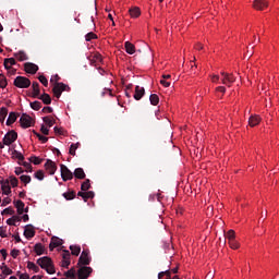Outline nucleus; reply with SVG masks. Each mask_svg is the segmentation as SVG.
Here are the masks:
<instances>
[{
  "instance_id": "2f4dec72",
  "label": "nucleus",
  "mask_w": 279,
  "mask_h": 279,
  "mask_svg": "<svg viewBox=\"0 0 279 279\" xmlns=\"http://www.w3.org/2000/svg\"><path fill=\"white\" fill-rule=\"evenodd\" d=\"M158 278L159 279H175V277L171 278V271H169V270L159 272Z\"/></svg>"
},
{
  "instance_id": "680f3d73",
  "label": "nucleus",
  "mask_w": 279,
  "mask_h": 279,
  "mask_svg": "<svg viewBox=\"0 0 279 279\" xmlns=\"http://www.w3.org/2000/svg\"><path fill=\"white\" fill-rule=\"evenodd\" d=\"M20 254H21V251L16 250V248H13L11 251L12 258H17Z\"/></svg>"
},
{
  "instance_id": "cd10ccee",
  "label": "nucleus",
  "mask_w": 279,
  "mask_h": 279,
  "mask_svg": "<svg viewBox=\"0 0 279 279\" xmlns=\"http://www.w3.org/2000/svg\"><path fill=\"white\" fill-rule=\"evenodd\" d=\"M129 12L132 19H138L141 16V9L137 7L132 8Z\"/></svg>"
},
{
  "instance_id": "bf43d9fd",
  "label": "nucleus",
  "mask_w": 279,
  "mask_h": 279,
  "mask_svg": "<svg viewBox=\"0 0 279 279\" xmlns=\"http://www.w3.org/2000/svg\"><path fill=\"white\" fill-rule=\"evenodd\" d=\"M40 132H41V134H44L45 136H49V129H47V128L45 126V124H41Z\"/></svg>"
},
{
  "instance_id": "72a5a7b5",
  "label": "nucleus",
  "mask_w": 279,
  "mask_h": 279,
  "mask_svg": "<svg viewBox=\"0 0 279 279\" xmlns=\"http://www.w3.org/2000/svg\"><path fill=\"white\" fill-rule=\"evenodd\" d=\"M5 117H8V108L1 107L0 108V123H3V121H5Z\"/></svg>"
},
{
  "instance_id": "774afa93",
  "label": "nucleus",
  "mask_w": 279,
  "mask_h": 279,
  "mask_svg": "<svg viewBox=\"0 0 279 279\" xmlns=\"http://www.w3.org/2000/svg\"><path fill=\"white\" fill-rule=\"evenodd\" d=\"M20 279H29V275L27 274H21Z\"/></svg>"
},
{
  "instance_id": "b1692460",
  "label": "nucleus",
  "mask_w": 279,
  "mask_h": 279,
  "mask_svg": "<svg viewBox=\"0 0 279 279\" xmlns=\"http://www.w3.org/2000/svg\"><path fill=\"white\" fill-rule=\"evenodd\" d=\"M14 64H16V59L14 58L4 59V69H7V71H10V69H12Z\"/></svg>"
},
{
  "instance_id": "4d7b16f0",
  "label": "nucleus",
  "mask_w": 279,
  "mask_h": 279,
  "mask_svg": "<svg viewBox=\"0 0 279 279\" xmlns=\"http://www.w3.org/2000/svg\"><path fill=\"white\" fill-rule=\"evenodd\" d=\"M1 215H14V209H12L11 207L5 208L2 210Z\"/></svg>"
},
{
  "instance_id": "1a4fd4ad",
  "label": "nucleus",
  "mask_w": 279,
  "mask_h": 279,
  "mask_svg": "<svg viewBox=\"0 0 279 279\" xmlns=\"http://www.w3.org/2000/svg\"><path fill=\"white\" fill-rule=\"evenodd\" d=\"M60 169L63 182H68V180H73V173L69 170V167L61 165Z\"/></svg>"
},
{
  "instance_id": "5fc2aeb1",
  "label": "nucleus",
  "mask_w": 279,
  "mask_h": 279,
  "mask_svg": "<svg viewBox=\"0 0 279 279\" xmlns=\"http://www.w3.org/2000/svg\"><path fill=\"white\" fill-rule=\"evenodd\" d=\"M62 258H63V260H71V252H69L66 250L63 251Z\"/></svg>"
},
{
  "instance_id": "c85d7f7f",
  "label": "nucleus",
  "mask_w": 279,
  "mask_h": 279,
  "mask_svg": "<svg viewBox=\"0 0 279 279\" xmlns=\"http://www.w3.org/2000/svg\"><path fill=\"white\" fill-rule=\"evenodd\" d=\"M44 123H46V125H48V128H53V124L56 123V120H53V117H44L43 118Z\"/></svg>"
},
{
  "instance_id": "5701e85b",
  "label": "nucleus",
  "mask_w": 279,
  "mask_h": 279,
  "mask_svg": "<svg viewBox=\"0 0 279 279\" xmlns=\"http://www.w3.org/2000/svg\"><path fill=\"white\" fill-rule=\"evenodd\" d=\"M124 47L126 53H129L130 56H133V53L136 52V47H134V45L130 41H125Z\"/></svg>"
},
{
  "instance_id": "69168bd1",
  "label": "nucleus",
  "mask_w": 279,
  "mask_h": 279,
  "mask_svg": "<svg viewBox=\"0 0 279 279\" xmlns=\"http://www.w3.org/2000/svg\"><path fill=\"white\" fill-rule=\"evenodd\" d=\"M216 93H221L222 95L226 94V87L225 86L217 87Z\"/></svg>"
},
{
  "instance_id": "f3484780",
  "label": "nucleus",
  "mask_w": 279,
  "mask_h": 279,
  "mask_svg": "<svg viewBox=\"0 0 279 279\" xmlns=\"http://www.w3.org/2000/svg\"><path fill=\"white\" fill-rule=\"evenodd\" d=\"M77 195L78 197H82L84 202H88V199H93L95 197V192H78Z\"/></svg>"
},
{
  "instance_id": "7ed1b4c3",
  "label": "nucleus",
  "mask_w": 279,
  "mask_h": 279,
  "mask_svg": "<svg viewBox=\"0 0 279 279\" xmlns=\"http://www.w3.org/2000/svg\"><path fill=\"white\" fill-rule=\"evenodd\" d=\"M13 84L16 88H29V86H32V81L25 76H16Z\"/></svg>"
},
{
  "instance_id": "a878e982",
  "label": "nucleus",
  "mask_w": 279,
  "mask_h": 279,
  "mask_svg": "<svg viewBox=\"0 0 279 279\" xmlns=\"http://www.w3.org/2000/svg\"><path fill=\"white\" fill-rule=\"evenodd\" d=\"M34 250L37 256H43V254H45V245H43L41 243L35 244Z\"/></svg>"
},
{
  "instance_id": "052dcab7",
  "label": "nucleus",
  "mask_w": 279,
  "mask_h": 279,
  "mask_svg": "<svg viewBox=\"0 0 279 279\" xmlns=\"http://www.w3.org/2000/svg\"><path fill=\"white\" fill-rule=\"evenodd\" d=\"M69 265H71V259H62L61 267L69 269Z\"/></svg>"
},
{
  "instance_id": "423d86ee",
  "label": "nucleus",
  "mask_w": 279,
  "mask_h": 279,
  "mask_svg": "<svg viewBox=\"0 0 279 279\" xmlns=\"http://www.w3.org/2000/svg\"><path fill=\"white\" fill-rule=\"evenodd\" d=\"M93 274V269L86 265L81 266L77 270L78 279H88V277Z\"/></svg>"
},
{
  "instance_id": "4c0bfd02",
  "label": "nucleus",
  "mask_w": 279,
  "mask_h": 279,
  "mask_svg": "<svg viewBox=\"0 0 279 279\" xmlns=\"http://www.w3.org/2000/svg\"><path fill=\"white\" fill-rule=\"evenodd\" d=\"M88 189H90V180L89 179H86L82 185H81V190L86 192L88 191Z\"/></svg>"
},
{
  "instance_id": "f03ea898",
  "label": "nucleus",
  "mask_w": 279,
  "mask_h": 279,
  "mask_svg": "<svg viewBox=\"0 0 279 279\" xmlns=\"http://www.w3.org/2000/svg\"><path fill=\"white\" fill-rule=\"evenodd\" d=\"M64 90H71L69 85L64 83H53L52 93L54 97H57V99H60V97H62V93H64Z\"/></svg>"
},
{
  "instance_id": "473e14b6",
  "label": "nucleus",
  "mask_w": 279,
  "mask_h": 279,
  "mask_svg": "<svg viewBox=\"0 0 279 279\" xmlns=\"http://www.w3.org/2000/svg\"><path fill=\"white\" fill-rule=\"evenodd\" d=\"M149 101L151 106H158V104H160V98L158 97V95L151 94L149 97Z\"/></svg>"
},
{
  "instance_id": "6ab92c4d",
  "label": "nucleus",
  "mask_w": 279,
  "mask_h": 279,
  "mask_svg": "<svg viewBox=\"0 0 279 279\" xmlns=\"http://www.w3.org/2000/svg\"><path fill=\"white\" fill-rule=\"evenodd\" d=\"M14 206L17 210V215H23V213H25V203H23V201H15Z\"/></svg>"
},
{
  "instance_id": "20e7f679",
  "label": "nucleus",
  "mask_w": 279,
  "mask_h": 279,
  "mask_svg": "<svg viewBox=\"0 0 279 279\" xmlns=\"http://www.w3.org/2000/svg\"><path fill=\"white\" fill-rule=\"evenodd\" d=\"M16 138H19V133H16L14 130H11L4 135L2 143L3 145L10 146L12 143L16 142Z\"/></svg>"
},
{
  "instance_id": "603ef678",
  "label": "nucleus",
  "mask_w": 279,
  "mask_h": 279,
  "mask_svg": "<svg viewBox=\"0 0 279 279\" xmlns=\"http://www.w3.org/2000/svg\"><path fill=\"white\" fill-rule=\"evenodd\" d=\"M229 245L231 247V250H239V242H236V240H231L229 241Z\"/></svg>"
},
{
  "instance_id": "c756f323",
  "label": "nucleus",
  "mask_w": 279,
  "mask_h": 279,
  "mask_svg": "<svg viewBox=\"0 0 279 279\" xmlns=\"http://www.w3.org/2000/svg\"><path fill=\"white\" fill-rule=\"evenodd\" d=\"M70 250L73 256H80V252H82V247L80 245H71Z\"/></svg>"
},
{
  "instance_id": "0eeeda50",
  "label": "nucleus",
  "mask_w": 279,
  "mask_h": 279,
  "mask_svg": "<svg viewBox=\"0 0 279 279\" xmlns=\"http://www.w3.org/2000/svg\"><path fill=\"white\" fill-rule=\"evenodd\" d=\"M21 128L26 130V128H32V124L34 123V119L29 117L27 113H23L20 118Z\"/></svg>"
},
{
  "instance_id": "3c124183",
  "label": "nucleus",
  "mask_w": 279,
  "mask_h": 279,
  "mask_svg": "<svg viewBox=\"0 0 279 279\" xmlns=\"http://www.w3.org/2000/svg\"><path fill=\"white\" fill-rule=\"evenodd\" d=\"M34 134L37 136V138L41 142V143H47V141H49V137L41 135L40 133H36L34 132Z\"/></svg>"
},
{
  "instance_id": "6e6552de",
  "label": "nucleus",
  "mask_w": 279,
  "mask_h": 279,
  "mask_svg": "<svg viewBox=\"0 0 279 279\" xmlns=\"http://www.w3.org/2000/svg\"><path fill=\"white\" fill-rule=\"evenodd\" d=\"M89 254H90V251L83 250V252H82V254H81V256L78 258V263H77L78 267H80V265H90V256H89Z\"/></svg>"
},
{
  "instance_id": "c9c22d12",
  "label": "nucleus",
  "mask_w": 279,
  "mask_h": 279,
  "mask_svg": "<svg viewBox=\"0 0 279 279\" xmlns=\"http://www.w3.org/2000/svg\"><path fill=\"white\" fill-rule=\"evenodd\" d=\"M62 195H63L64 199H66L68 202L71 199H75V191L65 192Z\"/></svg>"
},
{
  "instance_id": "e433bc0d",
  "label": "nucleus",
  "mask_w": 279,
  "mask_h": 279,
  "mask_svg": "<svg viewBox=\"0 0 279 279\" xmlns=\"http://www.w3.org/2000/svg\"><path fill=\"white\" fill-rule=\"evenodd\" d=\"M86 43H90V40H97V34L89 32L85 35Z\"/></svg>"
},
{
  "instance_id": "bb28decb",
  "label": "nucleus",
  "mask_w": 279,
  "mask_h": 279,
  "mask_svg": "<svg viewBox=\"0 0 279 279\" xmlns=\"http://www.w3.org/2000/svg\"><path fill=\"white\" fill-rule=\"evenodd\" d=\"M16 112H10L9 118L7 119V125H13V123H16Z\"/></svg>"
},
{
  "instance_id": "13d9d810",
  "label": "nucleus",
  "mask_w": 279,
  "mask_h": 279,
  "mask_svg": "<svg viewBox=\"0 0 279 279\" xmlns=\"http://www.w3.org/2000/svg\"><path fill=\"white\" fill-rule=\"evenodd\" d=\"M0 236L1 239H8V233L4 227H0Z\"/></svg>"
},
{
  "instance_id": "2eb2a0df",
  "label": "nucleus",
  "mask_w": 279,
  "mask_h": 279,
  "mask_svg": "<svg viewBox=\"0 0 279 279\" xmlns=\"http://www.w3.org/2000/svg\"><path fill=\"white\" fill-rule=\"evenodd\" d=\"M134 99L136 101H141V99H143V97H145V87H141V86H135V94H134Z\"/></svg>"
},
{
  "instance_id": "09e8293b",
  "label": "nucleus",
  "mask_w": 279,
  "mask_h": 279,
  "mask_svg": "<svg viewBox=\"0 0 279 279\" xmlns=\"http://www.w3.org/2000/svg\"><path fill=\"white\" fill-rule=\"evenodd\" d=\"M77 147H80V143L71 144V146H70V155L71 156H75V150L77 149Z\"/></svg>"
},
{
  "instance_id": "ea45409f",
  "label": "nucleus",
  "mask_w": 279,
  "mask_h": 279,
  "mask_svg": "<svg viewBox=\"0 0 279 279\" xmlns=\"http://www.w3.org/2000/svg\"><path fill=\"white\" fill-rule=\"evenodd\" d=\"M235 233H234V230H229L228 232H227V234H226V239H228V241L230 242V241H234V239H235Z\"/></svg>"
},
{
  "instance_id": "37998d69",
  "label": "nucleus",
  "mask_w": 279,
  "mask_h": 279,
  "mask_svg": "<svg viewBox=\"0 0 279 279\" xmlns=\"http://www.w3.org/2000/svg\"><path fill=\"white\" fill-rule=\"evenodd\" d=\"M29 161L33 162V165H41L43 163V159H40L39 157L37 156H32L29 158Z\"/></svg>"
},
{
  "instance_id": "39448f33",
  "label": "nucleus",
  "mask_w": 279,
  "mask_h": 279,
  "mask_svg": "<svg viewBox=\"0 0 279 279\" xmlns=\"http://www.w3.org/2000/svg\"><path fill=\"white\" fill-rule=\"evenodd\" d=\"M220 74L222 76L221 83L225 84L226 86H232V84L236 82V77H234V74L232 73L221 72Z\"/></svg>"
},
{
  "instance_id": "f704fd0d",
  "label": "nucleus",
  "mask_w": 279,
  "mask_h": 279,
  "mask_svg": "<svg viewBox=\"0 0 279 279\" xmlns=\"http://www.w3.org/2000/svg\"><path fill=\"white\" fill-rule=\"evenodd\" d=\"M27 268L32 269L35 274H38L40 271V267H38L34 262H27Z\"/></svg>"
},
{
  "instance_id": "393cba45",
  "label": "nucleus",
  "mask_w": 279,
  "mask_h": 279,
  "mask_svg": "<svg viewBox=\"0 0 279 279\" xmlns=\"http://www.w3.org/2000/svg\"><path fill=\"white\" fill-rule=\"evenodd\" d=\"M37 99H40L46 106L51 105V96L47 93H44L41 96H38Z\"/></svg>"
},
{
  "instance_id": "8fccbe9b",
  "label": "nucleus",
  "mask_w": 279,
  "mask_h": 279,
  "mask_svg": "<svg viewBox=\"0 0 279 279\" xmlns=\"http://www.w3.org/2000/svg\"><path fill=\"white\" fill-rule=\"evenodd\" d=\"M40 84H43V86H49V81L47 80V77L45 75H39L38 77Z\"/></svg>"
},
{
  "instance_id": "aec40b11",
  "label": "nucleus",
  "mask_w": 279,
  "mask_h": 279,
  "mask_svg": "<svg viewBox=\"0 0 279 279\" xmlns=\"http://www.w3.org/2000/svg\"><path fill=\"white\" fill-rule=\"evenodd\" d=\"M260 123V116H251L248 119V125L251 128H256Z\"/></svg>"
},
{
  "instance_id": "a18cd8bd",
  "label": "nucleus",
  "mask_w": 279,
  "mask_h": 279,
  "mask_svg": "<svg viewBox=\"0 0 279 279\" xmlns=\"http://www.w3.org/2000/svg\"><path fill=\"white\" fill-rule=\"evenodd\" d=\"M20 180L24 184H29V182H32V177L23 174V175L20 177Z\"/></svg>"
},
{
  "instance_id": "f257e3e1",
  "label": "nucleus",
  "mask_w": 279,
  "mask_h": 279,
  "mask_svg": "<svg viewBox=\"0 0 279 279\" xmlns=\"http://www.w3.org/2000/svg\"><path fill=\"white\" fill-rule=\"evenodd\" d=\"M37 265H39L41 269H45L47 274H56V267H53V260H51L50 257L44 256L41 258H38Z\"/></svg>"
},
{
  "instance_id": "49530a36",
  "label": "nucleus",
  "mask_w": 279,
  "mask_h": 279,
  "mask_svg": "<svg viewBox=\"0 0 279 279\" xmlns=\"http://www.w3.org/2000/svg\"><path fill=\"white\" fill-rule=\"evenodd\" d=\"M19 165H22L23 167H25L26 171L32 173V163H29L27 161H19Z\"/></svg>"
},
{
  "instance_id": "4be33fe9",
  "label": "nucleus",
  "mask_w": 279,
  "mask_h": 279,
  "mask_svg": "<svg viewBox=\"0 0 279 279\" xmlns=\"http://www.w3.org/2000/svg\"><path fill=\"white\" fill-rule=\"evenodd\" d=\"M2 192L3 195H10V193H12V189L10 187V180H5V182H2Z\"/></svg>"
},
{
  "instance_id": "a19ab883",
  "label": "nucleus",
  "mask_w": 279,
  "mask_h": 279,
  "mask_svg": "<svg viewBox=\"0 0 279 279\" xmlns=\"http://www.w3.org/2000/svg\"><path fill=\"white\" fill-rule=\"evenodd\" d=\"M8 86V80L5 78V75L0 74V88H5Z\"/></svg>"
},
{
  "instance_id": "58836bf2",
  "label": "nucleus",
  "mask_w": 279,
  "mask_h": 279,
  "mask_svg": "<svg viewBox=\"0 0 279 279\" xmlns=\"http://www.w3.org/2000/svg\"><path fill=\"white\" fill-rule=\"evenodd\" d=\"M31 108L33 110H40V108H43V104L38 100H35V101L31 102Z\"/></svg>"
},
{
  "instance_id": "79ce46f5",
  "label": "nucleus",
  "mask_w": 279,
  "mask_h": 279,
  "mask_svg": "<svg viewBox=\"0 0 279 279\" xmlns=\"http://www.w3.org/2000/svg\"><path fill=\"white\" fill-rule=\"evenodd\" d=\"M9 184H11L13 189H15V186H19V179H16V177L11 175L9 180Z\"/></svg>"
},
{
  "instance_id": "412c9836",
  "label": "nucleus",
  "mask_w": 279,
  "mask_h": 279,
  "mask_svg": "<svg viewBox=\"0 0 279 279\" xmlns=\"http://www.w3.org/2000/svg\"><path fill=\"white\" fill-rule=\"evenodd\" d=\"M74 178L77 180H84L86 178V173L83 168H76L73 173Z\"/></svg>"
},
{
  "instance_id": "a211bd4d",
  "label": "nucleus",
  "mask_w": 279,
  "mask_h": 279,
  "mask_svg": "<svg viewBox=\"0 0 279 279\" xmlns=\"http://www.w3.org/2000/svg\"><path fill=\"white\" fill-rule=\"evenodd\" d=\"M32 88L34 99H38V97H40V84H38V82H33Z\"/></svg>"
},
{
  "instance_id": "7c9ffc66",
  "label": "nucleus",
  "mask_w": 279,
  "mask_h": 279,
  "mask_svg": "<svg viewBox=\"0 0 279 279\" xmlns=\"http://www.w3.org/2000/svg\"><path fill=\"white\" fill-rule=\"evenodd\" d=\"M12 158H16L19 162H23V160H25V156H23V154H21L19 150H13Z\"/></svg>"
},
{
  "instance_id": "338daca9",
  "label": "nucleus",
  "mask_w": 279,
  "mask_h": 279,
  "mask_svg": "<svg viewBox=\"0 0 279 279\" xmlns=\"http://www.w3.org/2000/svg\"><path fill=\"white\" fill-rule=\"evenodd\" d=\"M11 202H12V199H10L8 197L3 198L1 206H8V204H10Z\"/></svg>"
},
{
  "instance_id": "9d476101",
  "label": "nucleus",
  "mask_w": 279,
  "mask_h": 279,
  "mask_svg": "<svg viewBox=\"0 0 279 279\" xmlns=\"http://www.w3.org/2000/svg\"><path fill=\"white\" fill-rule=\"evenodd\" d=\"M45 169L49 173V175H53L56 171H58V166L51 159H47L45 163Z\"/></svg>"
},
{
  "instance_id": "9b49d317",
  "label": "nucleus",
  "mask_w": 279,
  "mask_h": 279,
  "mask_svg": "<svg viewBox=\"0 0 279 279\" xmlns=\"http://www.w3.org/2000/svg\"><path fill=\"white\" fill-rule=\"evenodd\" d=\"M253 8L263 12L266 8H269V1L267 0H254Z\"/></svg>"
},
{
  "instance_id": "864d4df0",
  "label": "nucleus",
  "mask_w": 279,
  "mask_h": 279,
  "mask_svg": "<svg viewBox=\"0 0 279 279\" xmlns=\"http://www.w3.org/2000/svg\"><path fill=\"white\" fill-rule=\"evenodd\" d=\"M35 178L37 179V180H45V173L43 172V170H39V171H37L36 173H35Z\"/></svg>"
},
{
  "instance_id": "de8ad7c7",
  "label": "nucleus",
  "mask_w": 279,
  "mask_h": 279,
  "mask_svg": "<svg viewBox=\"0 0 279 279\" xmlns=\"http://www.w3.org/2000/svg\"><path fill=\"white\" fill-rule=\"evenodd\" d=\"M1 270H2V274H4V276H12L13 274L12 269H10L7 265L1 267Z\"/></svg>"
},
{
  "instance_id": "f8f14e48",
  "label": "nucleus",
  "mask_w": 279,
  "mask_h": 279,
  "mask_svg": "<svg viewBox=\"0 0 279 279\" xmlns=\"http://www.w3.org/2000/svg\"><path fill=\"white\" fill-rule=\"evenodd\" d=\"M24 71L31 75H36V73H38V65L36 63L26 62L24 63Z\"/></svg>"
},
{
  "instance_id": "4468645a",
  "label": "nucleus",
  "mask_w": 279,
  "mask_h": 279,
  "mask_svg": "<svg viewBox=\"0 0 279 279\" xmlns=\"http://www.w3.org/2000/svg\"><path fill=\"white\" fill-rule=\"evenodd\" d=\"M24 236L25 239H34L36 236V231L34 230V226L27 225L24 230Z\"/></svg>"
},
{
  "instance_id": "ddd939ff",
  "label": "nucleus",
  "mask_w": 279,
  "mask_h": 279,
  "mask_svg": "<svg viewBox=\"0 0 279 279\" xmlns=\"http://www.w3.org/2000/svg\"><path fill=\"white\" fill-rule=\"evenodd\" d=\"M62 243H63L62 239H60L58 236H52L51 242L49 244L50 252H53V250H56V247H60V245H62Z\"/></svg>"
},
{
  "instance_id": "dca6fc26",
  "label": "nucleus",
  "mask_w": 279,
  "mask_h": 279,
  "mask_svg": "<svg viewBox=\"0 0 279 279\" xmlns=\"http://www.w3.org/2000/svg\"><path fill=\"white\" fill-rule=\"evenodd\" d=\"M14 58L19 60L20 62H25V60H29V57H27V53L23 50H20L17 52L13 53Z\"/></svg>"
},
{
  "instance_id": "6e6d98bb",
  "label": "nucleus",
  "mask_w": 279,
  "mask_h": 279,
  "mask_svg": "<svg viewBox=\"0 0 279 279\" xmlns=\"http://www.w3.org/2000/svg\"><path fill=\"white\" fill-rule=\"evenodd\" d=\"M50 84H60V76L58 74L52 76L50 80Z\"/></svg>"
},
{
  "instance_id": "0e129e2a",
  "label": "nucleus",
  "mask_w": 279,
  "mask_h": 279,
  "mask_svg": "<svg viewBox=\"0 0 279 279\" xmlns=\"http://www.w3.org/2000/svg\"><path fill=\"white\" fill-rule=\"evenodd\" d=\"M43 112H46V113H48V114H51V112H53V108H51V107H44V108H43Z\"/></svg>"
},
{
  "instance_id": "e2e57ef3",
  "label": "nucleus",
  "mask_w": 279,
  "mask_h": 279,
  "mask_svg": "<svg viewBox=\"0 0 279 279\" xmlns=\"http://www.w3.org/2000/svg\"><path fill=\"white\" fill-rule=\"evenodd\" d=\"M160 84H161L162 86H165V88H169V86H171V82H168V81L165 80V78H162V80L160 81Z\"/></svg>"
},
{
  "instance_id": "c03bdc74",
  "label": "nucleus",
  "mask_w": 279,
  "mask_h": 279,
  "mask_svg": "<svg viewBox=\"0 0 279 279\" xmlns=\"http://www.w3.org/2000/svg\"><path fill=\"white\" fill-rule=\"evenodd\" d=\"M65 278H75V268H71L70 270L64 272Z\"/></svg>"
}]
</instances>
